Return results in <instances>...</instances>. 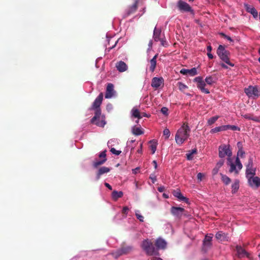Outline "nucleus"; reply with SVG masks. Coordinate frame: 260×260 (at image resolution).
<instances>
[{
    "label": "nucleus",
    "mask_w": 260,
    "mask_h": 260,
    "mask_svg": "<svg viewBox=\"0 0 260 260\" xmlns=\"http://www.w3.org/2000/svg\"><path fill=\"white\" fill-rule=\"evenodd\" d=\"M128 210H129V208L127 206H125V207H123V209L122 210V213L124 215L125 217L126 216Z\"/></svg>",
    "instance_id": "c03bdc74"
},
{
    "label": "nucleus",
    "mask_w": 260,
    "mask_h": 260,
    "mask_svg": "<svg viewBox=\"0 0 260 260\" xmlns=\"http://www.w3.org/2000/svg\"><path fill=\"white\" fill-rule=\"evenodd\" d=\"M207 55L210 59L213 58V55L210 52L207 53Z\"/></svg>",
    "instance_id": "0e129e2a"
},
{
    "label": "nucleus",
    "mask_w": 260,
    "mask_h": 260,
    "mask_svg": "<svg viewBox=\"0 0 260 260\" xmlns=\"http://www.w3.org/2000/svg\"><path fill=\"white\" fill-rule=\"evenodd\" d=\"M159 41L161 42V45L162 46L167 47L168 46L167 42L166 41V40L165 39L160 38Z\"/></svg>",
    "instance_id": "09e8293b"
},
{
    "label": "nucleus",
    "mask_w": 260,
    "mask_h": 260,
    "mask_svg": "<svg viewBox=\"0 0 260 260\" xmlns=\"http://www.w3.org/2000/svg\"><path fill=\"white\" fill-rule=\"evenodd\" d=\"M244 8L246 11L252 15L254 18L258 16V12L252 6L247 4H244Z\"/></svg>",
    "instance_id": "dca6fc26"
},
{
    "label": "nucleus",
    "mask_w": 260,
    "mask_h": 260,
    "mask_svg": "<svg viewBox=\"0 0 260 260\" xmlns=\"http://www.w3.org/2000/svg\"><path fill=\"white\" fill-rule=\"evenodd\" d=\"M160 34L161 30L155 27L153 31V38L155 41L157 42L160 40Z\"/></svg>",
    "instance_id": "bb28decb"
},
{
    "label": "nucleus",
    "mask_w": 260,
    "mask_h": 260,
    "mask_svg": "<svg viewBox=\"0 0 260 260\" xmlns=\"http://www.w3.org/2000/svg\"><path fill=\"white\" fill-rule=\"evenodd\" d=\"M212 48L211 46H210V45L208 46L207 47V50L208 52H209V53L211 52V51H212Z\"/></svg>",
    "instance_id": "052dcab7"
},
{
    "label": "nucleus",
    "mask_w": 260,
    "mask_h": 260,
    "mask_svg": "<svg viewBox=\"0 0 260 260\" xmlns=\"http://www.w3.org/2000/svg\"><path fill=\"white\" fill-rule=\"evenodd\" d=\"M163 135L165 136V139H168L170 136V132L169 129L167 128L164 129L163 131Z\"/></svg>",
    "instance_id": "a19ab883"
},
{
    "label": "nucleus",
    "mask_w": 260,
    "mask_h": 260,
    "mask_svg": "<svg viewBox=\"0 0 260 260\" xmlns=\"http://www.w3.org/2000/svg\"><path fill=\"white\" fill-rule=\"evenodd\" d=\"M149 178L152 180L153 183L156 181V177L153 174L150 175Z\"/></svg>",
    "instance_id": "8fccbe9b"
},
{
    "label": "nucleus",
    "mask_w": 260,
    "mask_h": 260,
    "mask_svg": "<svg viewBox=\"0 0 260 260\" xmlns=\"http://www.w3.org/2000/svg\"><path fill=\"white\" fill-rule=\"evenodd\" d=\"M219 35H220L221 37H223V38H225L226 37V36H227V35H226L225 34H224V33H223V32H220V33L219 34Z\"/></svg>",
    "instance_id": "338daca9"
},
{
    "label": "nucleus",
    "mask_w": 260,
    "mask_h": 260,
    "mask_svg": "<svg viewBox=\"0 0 260 260\" xmlns=\"http://www.w3.org/2000/svg\"><path fill=\"white\" fill-rule=\"evenodd\" d=\"M245 92L249 97L256 99L260 96V87L257 86H249L245 89Z\"/></svg>",
    "instance_id": "0eeeda50"
},
{
    "label": "nucleus",
    "mask_w": 260,
    "mask_h": 260,
    "mask_svg": "<svg viewBox=\"0 0 260 260\" xmlns=\"http://www.w3.org/2000/svg\"><path fill=\"white\" fill-rule=\"evenodd\" d=\"M133 249V248L132 246L122 245L119 249L113 252L112 254L115 258H117L122 255L127 254L130 253Z\"/></svg>",
    "instance_id": "423d86ee"
},
{
    "label": "nucleus",
    "mask_w": 260,
    "mask_h": 260,
    "mask_svg": "<svg viewBox=\"0 0 260 260\" xmlns=\"http://www.w3.org/2000/svg\"><path fill=\"white\" fill-rule=\"evenodd\" d=\"M142 143L140 144V149L137 150V152L139 153H142Z\"/></svg>",
    "instance_id": "13d9d810"
},
{
    "label": "nucleus",
    "mask_w": 260,
    "mask_h": 260,
    "mask_svg": "<svg viewBox=\"0 0 260 260\" xmlns=\"http://www.w3.org/2000/svg\"><path fill=\"white\" fill-rule=\"evenodd\" d=\"M106 160H107V159H103L102 160H101L94 161L93 163V166L96 168L98 166H101V165H103V164H104L106 161Z\"/></svg>",
    "instance_id": "e433bc0d"
},
{
    "label": "nucleus",
    "mask_w": 260,
    "mask_h": 260,
    "mask_svg": "<svg viewBox=\"0 0 260 260\" xmlns=\"http://www.w3.org/2000/svg\"><path fill=\"white\" fill-rule=\"evenodd\" d=\"M177 6L181 12L193 13V10L189 5L182 0L178 2Z\"/></svg>",
    "instance_id": "1a4fd4ad"
},
{
    "label": "nucleus",
    "mask_w": 260,
    "mask_h": 260,
    "mask_svg": "<svg viewBox=\"0 0 260 260\" xmlns=\"http://www.w3.org/2000/svg\"><path fill=\"white\" fill-rule=\"evenodd\" d=\"M237 147L238 148V150L239 149H243V145H242V143L241 142H238L237 143Z\"/></svg>",
    "instance_id": "5fc2aeb1"
},
{
    "label": "nucleus",
    "mask_w": 260,
    "mask_h": 260,
    "mask_svg": "<svg viewBox=\"0 0 260 260\" xmlns=\"http://www.w3.org/2000/svg\"><path fill=\"white\" fill-rule=\"evenodd\" d=\"M220 66H221V67L222 68H224V69H228V66H227L226 64H225L224 63H220Z\"/></svg>",
    "instance_id": "680f3d73"
},
{
    "label": "nucleus",
    "mask_w": 260,
    "mask_h": 260,
    "mask_svg": "<svg viewBox=\"0 0 260 260\" xmlns=\"http://www.w3.org/2000/svg\"><path fill=\"white\" fill-rule=\"evenodd\" d=\"M180 73L182 75H185L188 74V69H182L180 71Z\"/></svg>",
    "instance_id": "603ef678"
},
{
    "label": "nucleus",
    "mask_w": 260,
    "mask_h": 260,
    "mask_svg": "<svg viewBox=\"0 0 260 260\" xmlns=\"http://www.w3.org/2000/svg\"><path fill=\"white\" fill-rule=\"evenodd\" d=\"M220 175L221 176V179L222 181L225 185H228L231 183V179L228 176L222 173H220Z\"/></svg>",
    "instance_id": "c85d7f7f"
},
{
    "label": "nucleus",
    "mask_w": 260,
    "mask_h": 260,
    "mask_svg": "<svg viewBox=\"0 0 260 260\" xmlns=\"http://www.w3.org/2000/svg\"><path fill=\"white\" fill-rule=\"evenodd\" d=\"M244 154H245V152L243 149H239L238 151V152H237V157H238L239 156L241 157H243L244 156Z\"/></svg>",
    "instance_id": "49530a36"
},
{
    "label": "nucleus",
    "mask_w": 260,
    "mask_h": 260,
    "mask_svg": "<svg viewBox=\"0 0 260 260\" xmlns=\"http://www.w3.org/2000/svg\"><path fill=\"white\" fill-rule=\"evenodd\" d=\"M216 238L221 242L228 241L229 240V237L228 234L223 233L222 231L217 232L215 235Z\"/></svg>",
    "instance_id": "f3484780"
},
{
    "label": "nucleus",
    "mask_w": 260,
    "mask_h": 260,
    "mask_svg": "<svg viewBox=\"0 0 260 260\" xmlns=\"http://www.w3.org/2000/svg\"><path fill=\"white\" fill-rule=\"evenodd\" d=\"M203 174L201 173H199L197 175V178L199 180L201 181L203 177Z\"/></svg>",
    "instance_id": "864d4df0"
},
{
    "label": "nucleus",
    "mask_w": 260,
    "mask_h": 260,
    "mask_svg": "<svg viewBox=\"0 0 260 260\" xmlns=\"http://www.w3.org/2000/svg\"><path fill=\"white\" fill-rule=\"evenodd\" d=\"M139 211H136V216L137 218V219H138L141 222H143L144 221V217L140 214L139 213Z\"/></svg>",
    "instance_id": "79ce46f5"
},
{
    "label": "nucleus",
    "mask_w": 260,
    "mask_h": 260,
    "mask_svg": "<svg viewBox=\"0 0 260 260\" xmlns=\"http://www.w3.org/2000/svg\"><path fill=\"white\" fill-rule=\"evenodd\" d=\"M218 118H219V116H213V117H212L210 118L208 120V121H207L208 124L209 125H211L212 124L214 123L217 120V119Z\"/></svg>",
    "instance_id": "f704fd0d"
},
{
    "label": "nucleus",
    "mask_w": 260,
    "mask_h": 260,
    "mask_svg": "<svg viewBox=\"0 0 260 260\" xmlns=\"http://www.w3.org/2000/svg\"><path fill=\"white\" fill-rule=\"evenodd\" d=\"M123 193L122 191L114 190L112 192V197L114 200L116 201L118 198H121L123 196Z\"/></svg>",
    "instance_id": "cd10ccee"
},
{
    "label": "nucleus",
    "mask_w": 260,
    "mask_h": 260,
    "mask_svg": "<svg viewBox=\"0 0 260 260\" xmlns=\"http://www.w3.org/2000/svg\"><path fill=\"white\" fill-rule=\"evenodd\" d=\"M236 250L237 252L238 255L239 257L242 258L245 256H248V253L246 251V250L242 248L241 246H237Z\"/></svg>",
    "instance_id": "412c9836"
},
{
    "label": "nucleus",
    "mask_w": 260,
    "mask_h": 260,
    "mask_svg": "<svg viewBox=\"0 0 260 260\" xmlns=\"http://www.w3.org/2000/svg\"><path fill=\"white\" fill-rule=\"evenodd\" d=\"M225 128L226 131L228 129H231L232 131H240V127L235 126V125H225Z\"/></svg>",
    "instance_id": "4c0bfd02"
},
{
    "label": "nucleus",
    "mask_w": 260,
    "mask_h": 260,
    "mask_svg": "<svg viewBox=\"0 0 260 260\" xmlns=\"http://www.w3.org/2000/svg\"><path fill=\"white\" fill-rule=\"evenodd\" d=\"M197 153V149L194 148L193 149H192L189 153H188L186 154L187 159L189 160H192L193 159V155L194 154H196Z\"/></svg>",
    "instance_id": "72a5a7b5"
},
{
    "label": "nucleus",
    "mask_w": 260,
    "mask_h": 260,
    "mask_svg": "<svg viewBox=\"0 0 260 260\" xmlns=\"http://www.w3.org/2000/svg\"><path fill=\"white\" fill-rule=\"evenodd\" d=\"M173 194L174 197L177 198L180 201H184L186 203L188 202V199L186 197H184L179 190L177 189L176 190H174Z\"/></svg>",
    "instance_id": "4be33fe9"
},
{
    "label": "nucleus",
    "mask_w": 260,
    "mask_h": 260,
    "mask_svg": "<svg viewBox=\"0 0 260 260\" xmlns=\"http://www.w3.org/2000/svg\"><path fill=\"white\" fill-rule=\"evenodd\" d=\"M132 133L136 136H139L144 133L140 127H136V126L133 127Z\"/></svg>",
    "instance_id": "473e14b6"
},
{
    "label": "nucleus",
    "mask_w": 260,
    "mask_h": 260,
    "mask_svg": "<svg viewBox=\"0 0 260 260\" xmlns=\"http://www.w3.org/2000/svg\"><path fill=\"white\" fill-rule=\"evenodd\" d=\"M103 100V94L100 93L92 104L91 109L95 110L94 115L91 119L90 122L98 126L103 127L106 124L105 115H102L100 108Z\"/></svg>",
    "instance_id": "f03ea898"
},
{
    "label": "nucleus",
    "mask_w": 260,
    "mask_h": 260,
    "mask_svg": "<svg viewBox=\"0 0 260 260\" xmlns=\"http://www.w3.org/2000/svg\"><path fill=\"white\" fill-rule=\"evenodd\" d=\"M110 151L113 153V154H114L116 155H119L121 151H119V150H116L114 148H112L111 149H110Z\"/></svg>",
    "instance_id": "a18cd8bd"
},
{
    "label": "nucleus",
    "mask_w": 260,
    "mask_h": 260,
    "mask_svg": "<svg viewBox=\"0 0 260 260\" xmlns=\"http://www.w3.org/2000/svg\"><path fill=\"white\" fill-rule=\"evenodd\" d=\"M158 56V54H156L154 56V57L150 59L149 63V70L151 72H153L155 70V69L156 67V59Z\"/></svg>",
    "instance_id": "5701e85b"
},
{
    "label": "nucleus",
    "mask_w": 260,
    "mask_h": 260,
    "mask_svg": "<svg viewBox=\"0 0 260 260\" xmlns=\"http://www.w3.org/2000/svg\"><path fill=\"white\" fill-rule=\"evenodd\" d=\"M190 129L187 123H183L177 131L175 135V141L178 145H182L189 136Z\"/></svg>",
    "instance_id": "7ed1b4c3"
},
{
    "label": "nucleus",
    "mask_w": 260,
    "mask_h": 260,
    "mask_svg": "<svg viewBox=\"0 0 260 260\" xmlns=\"http://www.w3.org/2000/svg\"><path fill=\"white\" fill-rule=\"evenodd\" d=\"M224 163V159H223V158H221V159H220L217 162L216 166L217 167V168H220L223 165Z\"/></svg>",
    "instance_id": "37998d69"
},
{
    "label": "nucleus",
    "mask_w": 260,
    "mask_h": 260,
    "mask_svg": "<svg viewBox=\"0 0 260 260\" xmlns=\"http://www.w3.org/2000/svg\"><path fill=\"white\" fill-rule=\"evenodd\" d=\"M188 74L191 76H195L198 74L197 70L196 68H193L190 70L188 69Z\"/></svg>",
    "instance_id": "58836bf2"
},
{
    "label": "nucleus",
    "mask_w": 260,
    "mask_h": 260,
    "mask_svg": "<svg viewBox=\"0 0 260 260\" xmlns=\"http://www.w3.org/2000/svg\"><path fill=\"white\" fill-rule=\"evenodd\" d=\"M139 0H136L134 4L131 6H129L125 10V12L123 14V17L124 18L128 17V16H129L130 15L134 13L138 9V3H139Z\"/></svg>",
    "instance_id": "9d476101"
},
{
    "label": "nucleus",
    "mask_w": 260,
    "mask_h": 260,
    "mask_svg": "<svg viewBox=\"0 0 260 260\" xmlns=\"http://www.w3.org/2000/svg\"><path fill=\"white\" fill-rule=\"evenodd\" d=\"M170 211L173 216L180 218L184 211V209L181 207H172Z\"/></svg>",
    "instance_id": "ddd939ff"
},
{
    "label": "nucleus",
    "mask_w": 260,
    "mask_h": 260,
    "mask_svg": "<svg viewBox=\"0 0 260 260\" xmlns=\"http://www.w3.org/2000/svg\"><path fill=\"white\" fill-rule=\"evenodd\" d=\"M116 67L117 70L120 72H123L127 69L126 63L122 61H120L116 63Z\"/></svg>",
    "instance_id": "b1692460"
},
{
    "label": "nucleus",
    "mask_w": 260,
    "mask_h": 260,
    "mask_svg": "<svg viewBox=\"0 0 260 260\" xmlns=\"http://www.w3.org/2000/svg\"><path fill=\"white\" fill-rule=\"evenodd\" d=\"M131 114L132 117L137 118L138 119H140L142 118L141 114L140 113L139 109L136 107H134L131 110Z\"/></svg>",
    "instance_id": "a878e982"
},
{
    "label": "nucleus",
    "mask_w": 260,
    "mask_h": 260,
    "mask_svg": "<svg viewBox=\"0 0 260 260\" xmlns=\"http://www.w3.org/2000/svg\"><path fill=\"white\" fill-rule=\"evenodd\" d=\"M225 127H226L225 125L216 127L214 128H212L210 131V133L212 134H213V133H218V132H221V131H226Z\"/></svg>",
    "instance_id": "7c9ffc66"
},
{
    "label": "nucleus",
    "mask_w": 260,
    "mask_h": 260,
    "mask_svg": "<svg viewBox=\"0 0 260 260\" xmlns=\"http://www.w3.org/2000/svg\"><path fill=\"white\" fill-rule=\"evenodd\" d=\"M141 116H142V117H143V116H144V117H149L150 116V115H148V114H146V113H142L141 114Z\"/></svg>",
    "instance_id": "69168bd1"
},
{
    "label": "nucleus",
    "mask_w": 260,
    "mask_h": 260,
    "mask_svg": "<svg viewBox=\"0 0 260 260\" xmlns=\"http://www.w3.org/2000/svg\"><path fill=\"white\" fill-rule=\"evenodd\" d=\"M164 79L162 77H154L152 79L151 86L152 87L157 89L161 85H164Z\"/></svg>",
    "instance_id": "4468645a"
},
{
    "label": "nucleus",
    "mask_w": 260,
    "mask_h": 260,
    "mask_svg": "<svg viewBox=\"0 0 260 260\" xmlns=\"http://www.w3.org/2000/svg\"><path fill=\"white\" fill-rule=\"evenodd\" d=\"M219 168H217V167L216 166L215 168L213 170V174H216L217 173L218 170Z\"/></svg>",
    "instance_id": "4d7b16f0"
},
{
    "label": "nucleus",
    "mask_w": 260,
    "mask_h": 260,
    "mask_svg": "<svg viewBox=\"0 0 260 260\" xmlns=\"http://www.w3.org/2000/svg\"><path fill=\"white\" fill-rule=\"evenodd\" d=\"M178 87L180 90L184 91L187 88V86L181 82H179L177 83Z\"/></svg>",
    "instance_id": "ea45409f"
},
{
    "label": "nucleus",
    "mask_w": 260,
    "mask_h": 260,
    "mask_svg": "<svg viewBox=\"0 0 260 260\" xmlns=\"http://www.w3.org/2000/svg\"><path fill=\"white\" fill-rule=\"evenodd\" d=\"M205 80L206 84L210 85H211L216 82V78L212 76H210L207 77L205 78Z\"/></svg>",
    "instance_id": "2f4dec72"
},
{
    "label": "nucleus",
    "mask_w": 260,
    "mask_h": 260,
    "mask_svg": "<svg viewBox=\"0 0 260 260\" xmlns=\"http://www.w3.org/2000/svg\"><path fill=\"white\" fill-rule=\"evenodd\" d=\"M152 164L153 165L154 168H155V169H156V168H157V162H156V160H153V161H152Z\"/></svg>",
    "instance_id": "e2e57ef3"
},
{
    "label": "nucleus",
    "mask_w": 260,
    "mask_h": 260,
    "mask_svg": "<svg viewBox=\"0 0 260 260\" xmlns=\"http://www.w3.org/2000/svg\"><path fill=\"white\" fill-rule=\"evenodd\" d=\"M219 35H220L221 37H223V38H225L226 37V36H227V35H226L225 34H224V33H223V32H220V33L219 34Z\"/></svg>",
    "instance_id": "774afa93"
},
{
    "label": "nucleus",
    "mask_w": 260,
    "mask_h": 260,
    "mask_svg": "<svg viewBox=\"0 0 260 260\" xmlns=\"http://www.w3.org/2000/svg\"><path fill=\"white\" fill-rule=\"evenodd\" d=\"M212 237L206 235L203 240L202 250L204 252H207L212 247V244L211 243Z\"/></svg>",
    "instance_id": "9b49d317"
},
{
    "label": "nucleus",
    "mask_w": 260,
    "mask_h": 260,
    "mask_svg": "<svg viewBox=\"0 0 260 260\" xmlns=\"http://www.w3.org/2000/svg\"><path fill=\"white\" fill-rule=\"evenodd\" d=\"M141 247L148 255H157L158 252L155 248L154 244L148 239L142 242Z\"/></svg>",
    "instance_id": "39448f33"
},
{
    "label": "nucleus",
    "mask_w": 260,
    "mask_h": 260,
    "mask_svg": "<svg viewBox=\"0 0 260 260\" xmlns=\"http://www.w3.org/2000/svg\"><path fill=\"white\" fill-rule=\"evenodd\" d=\"M217 55L219 58L225 63L229 64L231 67H234V64L230 61V52L225 49V47L221 45H220L216 52Z\"/></svg>",
    "instance_id": "20e7f679"
},
{
    "label": "nucleus",
    "mask_w": 260,
    "mask_h": 260,
    "mask_svg": "<svg viewBox=\"0 0 260 260\" xmlns=\"http://www.w3.org/2000/svg\"><path fill=\"white\" fill-rule=\"evenodd\" d=\"M241 116L244 118L255 122H260V116H255L252 114H242Z\"/></svg>",
    "instance_id": "6ab92c4d"
},
{
    "label": "nucleus",
    "mask_w": 260,
    "mask_h": 260,
    "mask_svg": "<svg viewBox=\"0 0 260 260\" xmlns=\"http://www.w3.org/2000/svg\"><path fill=\"white\" fill-rule=\"evenodd\" d=\"M110 171V168H109L108 167H103L100 168L99 169V170L97 172V174H96V180H98L100 178L101 175H102L103 174H104L105 173H108Z\"/></svg>",
    "instance_id": "393cba45"
},
{
    "label": "nucleus",
    "mask_w": 260,
    "mask_h": 260,
    "mask_svg": "<svg viewBox=\"0 0 260 260\" xmlns=\"http://www.w3.org/2000/svg\"><path fill=\"white\" fill-rule=\"evenodd\" d=\"M165 189V188L164 186H160V187H158V188H157V190L158 191H159L160 192H163Z\"/></svg>",
    "instance_id": "6e6d98bb"
},
{
    "label": "nucleus",
    "mask_w": 260,
    "mask_h": 260,
    "mask_svg": "<svg viewBox=\"0 0 260 260\" xmlns=\"http://www.w3.org/2000/svg\"><path fill=\"white\" fill-rule=\"evenodd\" d=\"M193 82L197 83V87L202 92L206 94L210 93L209 89L205 88L206 85L205 81L203 80V77L198 76L193 79Z\"/></svg>",
    "instance_id": "6e6552de"
},
{
    "label": "nucleus",
    "mask_w": 260,
    "mask_h": 260,
    "mask_svg": "<svg viewBox=\"0 0 260 260\" xmlns=\"http://www.w3.org/2000/svg\"><path fill=\"white\" fill-rule=\"evenodd\" d=\"M105 185L108 188H109L110 190H112V186L108 183H106L105 182Z\"/></svg>",
    "instance_id": "bf43d9fd"
},
{
    "label": "nucleus",
    "mask_w": 260,
    "mask_h": 260,
    "mask_svg": "<svg viewBox=\"0 0 260 260\" xmlns=\"http://www.w3.org/2000/svg\"><path fill=\"white\" fill-rule=\"evenodd\" d=\"M252 161L250 160L249 161L246 170V177L248 179L253 177L255 174V170L252 168Z\"/></svg>",
    "instance_id": "2eb2a0df"
},
{
    "label": "nucleus",
    "mask_w": 260,
    "mask_h": 260,
    "mask_svg": "<svg viewBox=\"0 0 260 260\" xmlns=\"http://www.w3.org/2000/svg\"><path fill=\"white\" fill-rule=\"evenodd\" d=\"M99 157L100 158H103V159H107L106 158V151L102 152L100 155Z\"/></svg>",
    "instance_id": "3c124183"
},
{
    "label": "nucleus",
    "mask_w": 260,
    "mask_h": 260,
    "mask_svg": "<svg viewBox=\"0 0 260 260\" xmlns=\"http://www.w3.org/2000/svg\"><path fill=\"white\" fill-rule=\"evenodd\" d=\"M161 112L165 115H168V109L166 107H163L161 109Z\"/></svg>",
    "instance_id": "de8ad7c7"
},
{
    "label": "nucleus",
    "mask_w": 260,
    "mask_h": 260,
    "mask_svg": "<svg viewBox=\"0 0 260 260\" xmlns=\"http://www.w3.org/2000/svg\"><path fill=\"white\" fill-rule=\"evenodd\" d=\"M155 245L156 246V249L158 251V249L165 248L167 245V243L164 240L159 238L156 240Z\"/></svg>",
    "instance_id": "aec40b11"
},
{
    "label": "nucleus",
    "mask_w": 260,
    "mask_h": 260,
    "mask_svg": "<svg viewBox=\"0 0 260 260\" xmlns=\"http://www.w3.org/2000/svg\"><path fill=\"white\" fill-rule=\"evenodd\" d=\"M218 155L221 158H223L227 156L226 164L230 167L229 172L231 173L234 172L236 175L239 174V172L242 169L243 166L239 157H237L235 162H233L232 158V152L229 144H222L219 146Z\"/></svg>",
    "instance_id": "f257e3e1"
},
{
    "label": "nucleus",
    "mask_w": 260,
    "mask_h": 260,
    "mask_svg": "<svg viewBox=\"0 0 260 260\" xmlns=\"http://www.w3.org/2000/svg\"><path fill=\"white\" fill-rule=\"evenodd\" d=\"M116 92L114 89V85L112 83H108L107 84L105 93V98L106 99H110L113 97Z\"/></svg>",
    "instance_id": "f8f14e48"
},
{
    "label": "nucleus",
    "mask_w": 260,
    "mask_h": 260,
    "mask_svg": "<svg viewBox=\"0 0 260 260\" xmlns=\"http://www.w3.org/2000/svg\"><path fill=\"white\" fill-rule=\"evenodd\" d=\"M248 183L251 186L255 185L256 187L260 186V178L257 176L252 177L248 179Z\"/></svg>",
    "instance_id": "a211bd4d"
},
{
    "label": "nucleus",
    "mask_w": 260,
    "mask_h": 260,
    "mask_svg": "<svg viewBox=\"0 0 260 260\" xmlns=\"http://www.w3.org/2000/svg\"><path fill=\"white\" fill-rule=\"evenodd\" d=\"M150 143L151 144L150 148L152 151V153L154 154L156 150L157 143L155 142L154 140L150 141Z\"/></svg>",
    "instance_id": "c9c22d12"
},
{
    "label": "nucleus",
    "mask_w": 260,
    "mask_h": 260,
    "mask_svg": "<svg viewBox=\"0 0 260 260\" xmlns=\"http://www.w3.org/2000/svg\"><path fill=\"white\" fill-rule=\"evenodd\" d=\"M239 188V181L238 179H236L234 181V183L232 185V193H236Z\"/></svg>",
    "instance_id": "c756f323"
}]
</instances>
